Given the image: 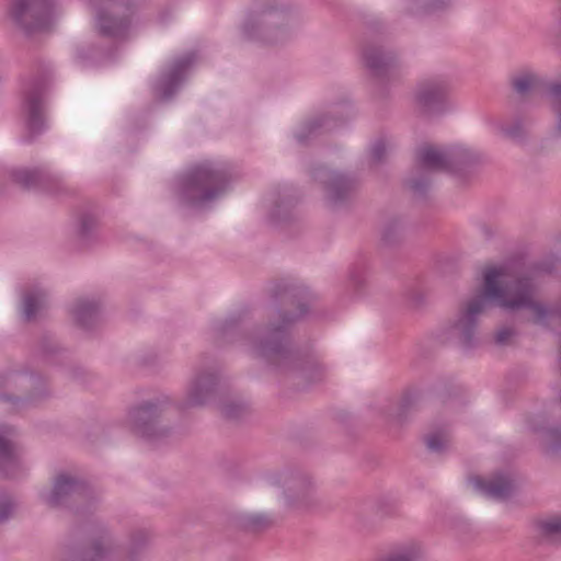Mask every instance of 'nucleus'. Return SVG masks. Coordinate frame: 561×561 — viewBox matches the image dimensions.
Wrapping results in <instances>:
<instances>
[{"label":"nucleus","mask_w":561,"mask_h":561,"mask_svg":"<svg viewBox=\"0 0 561 561\" xmlns=\"http://www.w3.org/2000/svg\"><path fill=\"white\" fill-rule=\"evenodd\" d=\"M417 401V397L413 393H405L400 402V411L401 413H405L410 408H412Z\"/></svg>","instance_id":"35"},{"label":"nucleus","mask_w":561,"mask_h":561,"mask_svg":"<svg viewBox=\"0 0 561 561\" xmlns=\"http://www.w3.org/2000/svg\"><path fill=\"white\" fill-rule=\"evenodd\" d=\"M323 126V118H317L309 122L305 129L306 131H301L297 135V139L299 142H305L309 135L313 134L317 129Z\"/></svg>","instance_id":"29"},{"label":"nucleus","mask_w":561,"mask_h":561,"mask_svg":"<svg viewBox=\"0 0 561 561\" xmlns=\"http://www.w3.org/2000/svg\"><path fill=\"white\" fill-rule=\"evenodd\" d=\"M448 443V435L445 432L430 434L426 437V446L432 451H442Z\"/></svg>","instance_id":"25"},{"label":"nucleus","mask_w":561,"mask_h":561,"mask_svg":"<svg viewBox=\"0 0 561 561\" xmlns=\"http://www.w3.org/2000/svg\"><path fill=\"white\" fill-rule=\"evenodd\" d=\"M231 180L227 168L214 162L192 165L178 182V194L184 204L202 206L225 193Z\"/></svg>","instance_id":"3"},{"label":"nucleus","mask_w":561,"mask_h":561,"mask_svg":"<svg viewBox=\"0 0 561 561\" xmlns=\"http://www.w3.org/2000/svg\"><path fill=\"white\" fill-rule=\"evenodd\" d=\"M283 485L285 486L288 504L291 507L309 511L319 505L311 481L306 476H286Z\"/></svg>","instance_id":"13"},{"label":"nucleus","mask_w":561,"mask_h":561,"mask_svg":"<svg viewBox=\"0 0 561 561\" xmlns=\"http://www.w3.org/2000/svg\"><path fill=\"white\" fill-rule=\"evenodd\" d=\"M13 512V504L9 499L0 501V523L9 519Z\"/></svg>","instance_id":"34"},{"label":"nucleus","mask_w":561,"mask_h":561,"mask_svg":"<svg viewBox=\"0 0 561 561\" xmlns=\"http://www.w3.org/2000/svg\"><path fill=\"white\" fill-rule=\"evenodd\" d=\"M99 309L95 301L79 300L73 309L77 323L82 328H89L96 320Z\"/></svg>","instance_id":"22"},{"label":"nucleus","mask_w":561,"mask_h":561,"mask_svg":"<svg viewBox=\"0 0 561 561\" xmlns=\"http://www.w3.org/2000/svg\"><path fill=\"white\" fill-rule=\"evenodd\" d=\"M537 527L542 540L553 545L561 542V516L542 519Z\"/></svg>","instance_id":"23"},{"label":"nucleus","mask_w":561,"mask_h":561,"mask_svg":"<svg viewBox=\"0 0 561 561\" xmlns=\"http://www.w3.org/2000/svg\"><path fill=\"white\" fill-rule=\"evenodd\" d=\"M12 427L0 426V471H8L16 465V453L13 443L8 438L12 434Z\"/></svg>","instance_id":"21"},{"label":"nucleus","mask_w":561,"mask_h":561,"mask_svg":"<svg viewBox=\"0 0 561 561\" xmlns=\"http://www.w3.org/2000/svg\"><path fill=\"white\" fill-rule=\"evenodd\" d=\"M159 416L158 404L147 402L129 411L128 417L133 431L142 437L157 438L167 434V430H158L156 420Z\"/></svg>","instance_id":"15"},{"label":"nucleus","mask_w":561,"mask_h":561,"mask_svg":"<svg viewBox=\"0 0 561 561\" xmlns=\"http://www.w3.org/2000/svg\"><path fill=\"white\" fill-rule=\"evenodd\" d=\"M194 61L195 55L190 53L172 62L169 70L160 77L156 85V92L160 100H169L175 93Z\"/></svg>","instance_id":"14"},{"label":"nucleus","mask_w":561,"mask_h":561,"mask_svg":"<svg viewBox=\"0 0 561 561\" xmlns=\"http://www.w3.org/2000/svg\"><path fill=\"white\" fill-rule=\"evenodd\" d=\"M363 57L367 68L376 77L387 75L396 66L393 54L386 51L381 46L367 45L363 50Z\"/></svg>","instance_id":"18"},{"label":"nucleus","mask_w":561,"mask_h":561,"mask_svg":"<svg viewBox=\"0 0 561 561\" xmlns=\"http://www.w3.org/2000/svg\"><path fill=\"white\" fill-rule=\"evenodd\" d=\"M476 161V154L467 149L440 151L432 146H424L416 153L417 164L430 171L453 172L469 167Z\"/></svg>","instance_id":"6"},{"label":"nucleus","mask_w":561,"mask_h":561,"mask_svg":"<svg viewBox=\"0 0 561 561\" xmlns=\"http://www.w3.org/2000/svg\"><path fill=\"white\" fill-rule=\"evenodd\" d=\"M445 4L446 2L444 0H427L424 4V9L431 12L444 8Z\"/></svg>","instance_id":"39"},{"label":"nucleus","mask_w":561,"mask_h":561,"mask_svg":"<svg viewBox=\"0 0 561 561\" xmlns=\"http://www.w3.org/2000/svg\"><path fill=\"white\" fill-rule=\"evenodd\" d=\"M54 0H12L9 15L26 36L48 31L53 22Z\"/></svg>","instance_id":"5"},{"label":"nucleus","mask_w":561,"mask_h":561,"mask_svg":"<svg viewBox=\"0 0 561 561\" xmlns=\"http://www.w3.org/2000/svg\"><path fill=\"white\" fill-rule=\"evenodd\" d=\"M47 306V295L43 289L35 288L24 293L22 298V313L25 321H33Z\"/></svg>","instance_id":"20"},{"label":"nucleus","mask_w":561,"mask_h":561,"mask_svg":"<svg viewBox=\"0 0 561 561\" xmlns=\"http://www.w3.org/2000/svg\"><path fill=\"white\" fill-rule=\"evenodd\" d=\"M11 179L15 184L26 190L41 188L53 194L62 190L60 179L44 168L12 170Z\"/></svg>","instance_id":"10"},{"label":"nucleus","mask_w":561,"mask_h":561,"mask_svg":"<svg viewBox=\"0 0 561 561\" xmlns=\"http://www.w3.org/2000/svg\"><path fill=\"white\" fill-rule=\"evenodd\" d=\"M515 335V331L511 328H502L495 335V342L499 345H505L512 336Z\"/></svg>","instance_id":"33"},{"label":"nucleus","mask_w":561,"mask_h":561,"mask_svg":"<svg viewBox=\"0 0 561 561\" xmlns=\"http://www.w3.org/2000/svg\"><path fill=\"white\" fill-rule=\"evenodd\" d=\"M247 411L248 409L244 404L237 402H228L221 408L222 415L228 420H239Z\"/></svg>","instance_id":"24"},{"label":"nucleus","mask_w":561,"mask_h":561,"mask_svg":"<svg viewBox=\"0 0 561 561\" xmlns=\"http://www.w3.org/2000/svg\"><path fill=\"white\" fill-rule=\"evenodd\" d=\"M253 30H254V24L253 22L249 21L244 24V33L248 35V36H251L252 33H253Z\"/></svg>","instance_id":"40"},{"label":"nucleus","mask_w":561,"mask_h":561,"mask_svg":"<svg viewBox=\"0 0 561 561\" xmlns=\"http://www.w3.org/2000/svg\"><path fill=\"white\" fill-rule=\"evenodd\" d=\"M448 93L449 83L446 79L424 80L419 84L416 103L424 113L442 112Z\"/></svg>","instance_id":"11"},{"label":"nucleus","mask_w":561,"mask_h":561,"mask_svg":"<svg viewBox=\"0 0 561 561\" xmlns=\"http://www.w3.org/2000/svg\"><path fill=\"white\" fill-rule=\"evenodd\" d=\"M473 485L483 492L486 496L495 500H506L514 492V481L504 473H499L489 480L480 477L472 479Z\"/></svg>","instance_id":"17"},{"label":"nucleus","mask_w":561,"mask_h":561,"mask_svg":"<svg viewBox=\"0 0 561 561\" xmlns=\"http://www.w3.org/2000/svg\"><path fill=\"white\" fill-rule=\"evenodd\" d=\"M386 144L383 140H378L374 144L371 148V158L375 162L379 163L383 160L386 156Z\"/></svg>","instance_id":"31"},{"label":"nucleus","mask_w":561,"mask_h":561,"mask_svg":"<svg viewBox=\"0 0 561 561\" xmlns=\"http://www.w3.org/2000/svg\"><path fill=\"white\" fill-rule=\"evenodd\" d=\"M409 186L414 194L424 195L430 186V182L425 179L411 180Z\"/></svg>","instance_id":"32"},{"label":"nucleus","mask_w":561,"mask_h":561,"mask_svg":"<svg viewBox=\"0 0 561 561\" xmlns=\"http://www.w3.org/2000/svg\"><path fill=\"white\" fill-rule=\"evenodd\" d=\"M20 380L30 381V382L33 383L35 378L34 377H26V376H23V375H13V376H10V377H8L7 379L3 380V387L4 388H11L12 385L18 383Z\"/></svg>","instance_id":"36"},{"label":"nucleus","mask_w":561,"mask_h":561,"mask_svg":"<svg viewBox=\"0 0 561 561\" xmlns=\"http://www.w3.org/2000/svg\"><path fill=\"white\" fill-rule=\"evenodd\" d=\"M47 88V79L34 80L24 95V111L26 113V128L28 140L39 135L45 127L43 113V94Z\"/></svg>","instance_id":"9"},{"label":"nucleus","mask_w":561,"mask_h":561,"mask_svg":"<svg viewBox=\"0 0 561 561\" xmlns=\"http://www.w3.org/2000/svg\"><path fill=\"white\" fill-rule=\"evenodd\" d=\"M96 226H98L96 217H94L92 215H84L80 221V230H79L80 236L82 238L90 237L91 233L93 232V230L96 228Z\"/></svg>","instance_id":"28"},{"label":"nucleus","mask_w":561,"mask_h":561,"mask_svg":"<svg viewBox=\"0 0 561 561\" xmlns=\"http://www.w3.org/2000/svg\"><path fill=\"white\" fill-rule=\"evenodd\" d=\"M121 9L128 11V3L125 0H114L98 13V26L102 35L119 37L126 33L130 20L128 14L117 16Z\"/></svg>","instance_id":"12"},{"label":"nucleus","mask_w":561,"mask_h":561,"mask_svg":"<svg viewBox=\"0 0 561 561\" xmlns=\"http://www.w3.org/2000/svg\"><path fill=\"white\" fill-rule=\"evenodd\" d=\"M503 274L504 268L502 267L486 268L483 293L471 299L462 309L454 330L459 335L463 346H472L478 316L488 308L491 301L510 310L530 309L534 312L535 323L546 322L551 314L546 305L533 299L534 286L529 278H518L512 285L502 287L499 278Z\"/></svg>","instance_id":"2"},{"label":"nucleus","mask_w":561,"mask_h":561,"mask_svg":"<svg viewBox=\"0 0 561 561\" xmlns=\"http://www.w3.org/2000/svg\"><path fill=\"white\" fill-rule=\"evenodd\" d=\"M513 90L522 98L534 92L547 91L550 103L558 116L557 131L561 135V82L546 84L538 75L529 70H522L511 79Z\"/></svg>","instance_id":"7"},{"label":"nucleus","mask_w":561,"mask_h":561,"mask_svg":"<svg viewBox=\"0 0 561 561\" xmlns=\"http://www.w3.org/2000/svg\"><path fill=\"white\" fill-rule=\"evenodd\" d=\"M505 134L514 139L520 138L524 135L523 126L519 122H516L511 127L504 129Z\"/></svg>","instance_id":"37"},{"label":"nucleus","mask_w":561,"mask_h":561,"mask_svg":"<svg viewBox=\"0 0 561 561\" xmlns=\"http://www.w3.org/2000/svg\"><path fill=\"white\" fill-rule=\"evenodd\" d=\"M548 448L556 453L561 450V428L553 427L546 432Z\"/></svg>","instance_id":"27"},{"label":"nucleus","mask_w":561,"mask_h":561,"mask_svg":"<svg viewBox=\"0 0 561 561\" xmlns=\"http://www.w3.org/2000/svg\"><path fill=\"white\" fill-rule=\"evenodd\" d=\"M273 296L286 306L297 305L299 312L288 317L287 312L278 311V319L272 321L264 333L252 343L255 356L265 359L279 373L298 371L307 382H317L324 376L323 367L312 359L301 358L289 348L288 331L290 327L308 312L305 304L299 301L301 290L287 282H279L273 288Z\"/></svg>","instance_id":"1"},{"label":"nucleus","mask_w":561,"mask_h":561,"mask_svg":"<svg viewBox=\"0 0 561 561\" xmlns=\"http://www.w3.org/2000/svg\"><path fill=\"white\" fill-rule=\"evenodd\" d=\"M397 231H398V225H397V222H391V224H389V225L385 228V230H383V232H382V240H383L385 242H387V243L392 242V240H393L392 236H394V234L397 233Z\"/></svg>","instance_id":"38"},{"label":"nucleus","mask_w":561,"mask_h":561,"mask_svg":"<svg viewBox=\"0 0 561 561\" xmlns=\"http://www.w3.org/2000/svg\"><path fill=\"white\" fill-rule=\"evenodd\" d=\"M110 537L103 529L88 533L83 536L82 545L65 547L61 561H103L111 553Z\"/></svg>","instance_id":"8"},{"label":"nucleus","mask_w":561,"mask_h":561,"mask_svg":"<svg viewBox=\"0 0 561 561\" xmlns=\"http://www.w3.org/2000/svg\"><path fill=\"white\" fill-rule=\"evenodd\" d=\"M272 520L265 515H253L247 519L245 526L253 531H260L268 528Z\"/></svg>","instance_id":"26"},{"label":"nucleus","mask_w":561,"mask_h":561,"mask_svg":"<svg viewBox=\"0 0 561 561\" xmlns=\"http://www.w3.org/2000/svg\"><path fill=\"white\" fill-rule=\"evenodd\" d=\"M92 497V490L84 481L60 472L55 477L53 488L44 501L51 508H68L78 514L90 505Z\"/></svg>","instance_id":"4"},{"label":"nucleus","mask_w":561,"mask_h":561,"mask_svg":"<svg viewBox=\"0 0 561 561\" xmlns=\"http://www.w3.org/2000/svg\"><path fill=\"white\" fill-rule=\"evenodd\" d=\"M217 385V377L214 374L198 375L193 380L188 393L187 405L198 407L206 403L213 396Z\"/></svg>","instance_id":"19"},{"label":"nucleus","mask_w":561,"mask_h":561,"mask_svg":"<svg viewBox=\"0 0 561 561\" xmlns=\"http://www.w3.org/2000/svg\"><path fill=\"white\" fill-rule=\"evenodd\" d=\"M150 535L147 530L140 529L131 535V545L134 549H140L149 541Z\"/></svg>","instance_id":"30"},{"label":"nucleus","mask_w":561,"mask_h":561,"mask_svg":"<svg viewBox=\"0 0 561 561\" xmlns=\"http://www.w3.org/2000/svg\"><path fill=\"white\" fill-rule=\"evenodd\" d=\"M355 190V181L339 172H332L325 181L328 199L332 206H337L350 199Z\"/></svg>","instance_id":"16"}]
</instances>
